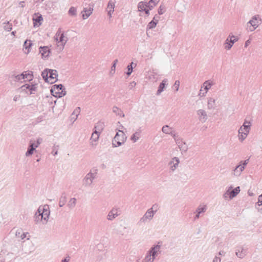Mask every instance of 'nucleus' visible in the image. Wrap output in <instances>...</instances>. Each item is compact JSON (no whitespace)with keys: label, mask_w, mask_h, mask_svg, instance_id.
Returning <instances> with one entry per match:
<instances>
[{"label":"nucleus","mask_w":262,"mask_h":262,"mask_svg":"<svg viewBox=\"0 0 262 262\" xmlns=\"http://www.w3.org/2000/svg\"><path fill=\"white\" fill-rule=\"evenodd\" d=\"M49 215L50 210L48 206L47 208L39 207L34 216L35 222L38 223L41 221L43 224H46L48 221Z\"/></svg>","instance_id":"nucleus-1"},{"label":"nucleus","mask_w":262,"mask_h":262,"mask_svg":"<svg viewBox=\"0 0 262 262\" xmlns=\"http://www.w3.org/2000/svg\"><path fill=\"white\" fill-rule=\"evenodd\" d=\"M156 206V204L153 205L151 208L147 210L138 221V224L139 225H144L150 222L157 212Z\"/></svg>","instance_id":"nucleus-2"},{"label":"nucleus","mask_w":262,"mask_h":262,"mask_svg":"<svg viewBox=\"0 0 262 262\" xmlns=\"http://www.w3.org/2000/svg\"><path fill=\"white\" fill-rule=\"evenodd\" d=\"M98 169L92 168L82 179V185L84 187H91L94 180L97 178Z\"/></svg>","instance_id":"nucleus-3"},{"label":"nucleus","mask_w":262,"mask_h":262,"mask_svg":"<svg viewBox=\"0 0 262 262\" xmlns=\"http://www.w3.org/2000/svg\"><path fill=\"white\" fill-rule=\"evenodd\" d=\"M55 40L58 49L62 51L63 50L66 43L68 40V38L64 34V32L62 31L61 28H59L54 36Z\"/></svg>","instance_id":"nucleus-4"},{"label":"nucleus","mask_w":262,"mask_h":262,"mask_svg":"<svg viewBox=\"0 0 262 262\" xmlns=\"http://www.w3.org/2000/svg\"><path fill=\"white\" fill-rule=\"evenodd\" d=\"M41 75L46 82L53 83L56 82L58 74L56 70L46 69L42 72Z\"/></svg>","instance_id":"nucleus-5"},{"label":"nucleus","mask_w":262,"mask_h":262,"mask_svg":"<svg viewBox=\"0 0 262 262\" xmlns=\"http://www.w3.org/2000/svg\"><path fill=\"white\" fill-rule=\"evenodd\" d=\"M126 140V137L124 132L121 130H119L114 137L112 144L113 147H118L123 144Z\"/></svg>","instance_id":"nucleus-6"},{"label":"nucleus","mask_w":262,"mask_h":262,"mask_svg":"<svg viewBox=\"0 0 262 262\" xmlns=\"http://www.w3.org/2000/svg\"><path fill=\"white\" fill-rule=\"evenodd\" d=\"M53 95L59 98L62 97L66 95V91L63 86L61 84H55L51 90Z\"/></svg>","instance_id":"nucleus-7"},{"label":"nucleus","mask_w":262,"mask_h":262,"mask_svg":"<svg viewBox=\"0 0 262 262\" xmlns=\"http://www.w3.org/2000/svg\"><path fill=\"white\" fill-rule=\"evenodd\" d=\"M258 18H259V15H255L247 23V29L249 31L252 32L258 27L257 20Z\"/></svg>","instance_id":"nucleus-8"},{"label":"nucleus","mask_w":262,"mask_h":262,"mask_svg":"<svg viewBox=\"0 0 262 262\" xmlns=\"http://www.w3.org/2000/svg\"><path fill=\"white\" fill-rule=\"evenodd\" d=\"M173 138L176 141V144L178 145L179 148L181 151V153L183 154L186 152L188 149L186 143L183 141L181 138L178 137L175 134H173Z\"/></svg>","instance_id":"nucleus-9"},{"label":"nucleus","mask_w":262,"mask_h":262,"mask_svg":"<svg viewBox=\"0 0 262 262\" xmlns=\"http://www.w3.org/2000/svg\"><path fill=\"white\" fill-rule=\"evenodd\" d=\"M238 40V38L235 36L230 34L225 40V48L227 50H230L233 44Z\"/></svg>","instance_id":"nucleus-10"},{"label":"nucleus","mask_w":262,"mask_h":262,"mask_svg":"<svg viewBox=\"0 0 262 262\" xmlns=\"http://www.w3.org/2000/svg\"><path fill=\"white\" fill-rule=\"evenodd\" d=\"M160 243L156 245H154L150 248V249L147 251L148 254L151 256L152 258L155 260L156 256L161 253L160 248L161 245H159Z\"/></svg>","instance_id":"nucleus-11"},{"label":"nucleus","mask_w":262,"mask_h":262,"mask_svg":"<svg viewBox=\"0 0 262 262\" xmlns=\"http://www.w3.org/2000/svg\"><path fill=\"white\" fill-rule=\"evenodd\" d=\"M196 115L199 120L202 122H205L208 119V115L207 112L203 109H200L197 111Z\"/></svg>","instance_id":"nucleus-12"},{"label":"nucleus","mask_w":262,"mask_h":262,"mask_svg":"<svg viewBox=\"0 0 262 262\" xmlns=\"http://www.w3.org/2000/svg\"><path fill=\"white\" fill-rule=\"evenodd\" d=\"M247 254V250L243 246H237L235 249V255L239 258H243Z\"/></svg>","instance_id":"nucleus-13"},{"label":"nucleus","mask_w":262,"mask_h":262,"mask_svg":"<svg viewBox=\"0 0 262 262\" xmlns=\"http://www.w3.org/2000/svg\"><path fill=\"white\" fill-rule=\"evenodd\" d=\"M119 215L120 213H119L118 209L117 208H113L108 212L106 219L107 220L112 221Z\"/></svg>","instance_id":"nucleus-14"},{"label":"nucleus","mask_w":262,"mask_h":262,"mask_svg":"<svg viewBox=\"0 0 262 262\" xmlns=\"http://www.w3.org/2000/svg\"><path fill=\"white\" fill-rule=\"evenodd\" d=\"M180 163V160L178 158L174 157L169 162L168 166L170 171H174L178 167Z\"/></svg>","instance_id":"nucleus-15"},{"label":"nucleus","mask_w":262,"mask_h":262,"mask_svg":"<svg viewBox=\"0 0 262 262\" xmlns=\"http://www.w3.org/2000/svg\"><path fill=\"white\" fill-rule=\"evenodd\" d=\"M116 0H109V2L107 6V11L108 15L111 18L112 17V13L114 11V8L115 6Z\"/></svg>","instance_id":"nucleus-16"},{"label":"nucleus","mask_w":262,"mask_h":262,"mask_svg":"<svg viewBox=\"0 0 262 262\" xmlns=\"http://www.w3.org/2000/svg\"><path fill=\"white\" fill-rule=\"evenodd\" d=\"M146 78L152 82H156L159 79V75L154 70L149 71L147 73Z\"/></svg>","instance_id":"nucleus-17"},{"label":"nucleus","mask_w":262,"mask_h":262,"mask_svg":"<svg viewBox=\"0 0 262 262\" xmlns=\"http://www.w3.org/2000/svg\"><path fill=\"white\" fill-rule=\"evenodd\" d=\"M39 53L41 54L42 58H46L49 56L50 50L47 46L40 47L39 48Z\"/></svg>","instance_id":"nucleus-18"},{"label":"nucleus","mask_w":262,"mask_h":262,"mask_svg":"<svg viewBox=\"0 0 262 262\" xmlns=\"http://www.w3.org/2000/svg\"><path fill=\"white\" fill-rule=\"evenodd\" d=\"M216 99L213 97L207 98V108L209 110H214L216 107Z\"/></svg>","instance_id":"nucleus-19"},{"label":"nucleus","mask_w":262,"mask_h":262,"mask_svg":"<svg viewBox=\"0 0 262 262\" xmlns=\"http://www.w3.org/2000/svg\"><path fill=\"white\" fill-rule=\"evenodd\" d=\"M214 84L215 82L213 80H208L205 81L203 84V86L204 87L206 92L205 93H203L202 96H205L207 91L211 88L212 85Z\"/></svg>","instance_id":"nucleus-20"},{"label":"nucleus","mask_w":262,"mask_h":262,"mask_svg":"<svg viewBox=\"0 0 262 262\" xmlns=\"http://www.w3.org/2000/svg\"><path fill=\"white\" fill-rule=\"evenodd\" d=\"M36 148L37 147L35 146V143L30 141L28 150L25 154V156L26 157L31 156Z\"/></svg>","instance_id":"nucleus-21"},{"label":"nucleus","mask_w":262,"mask_h":262,"mask_svg":"<svg viewBox=\"0 0 262 262\" xmlns=\"http://www.w3.org/2000/svg\"><path fill=\"white\" fill-rule=\"evenodd\" d=\"M245 167L242 166V164H239L235 167L233 170V174L236 177L239 176L242 172L244 170Z\"/></svg>","instance_id":"nucleus-22"},{"label":"nucleus","mask_w":262,"mask_h":262,"mask_svg":"<svg viewBox=\"0 0 262 262\" xmlns=\"http://www.w3.org/2000/svg\"><path fill=\"white\" fill-rule=\"evenodd\" d=\"M93 8L90 7L89 9L84 8L83 10L81 12L82 14V18L83 19L88 18L92 13Z\"/></svg>","instance_id":"nucleus-23"},{"label":"nucleus","mask_w":262,"mask_h":262,"mask_svg":"<svg viewBox=\"0 0 262 262\" xmlns=\"http://www.w3.org/2000/svg\"><path fill=\"white\" fill-rule=\"evenodd\" d=\"M240 192V187L239 186L236 187L233 190L229 191V190H228L227 193H229L230 194V199H232L233 198L235 197Z\"/></svg>","instance_id":"nucleus-24"},{"label":"nucleus","mask_w":262,"mask_h":262,"mask_svg":"<svg viewBox=\"0 0 262 262\" xmlns=\"http://www.w3.org/2000/svg\"><path fill=\"white\" fill-rule=\"evenodd\" d=\"M80 107H77L74 110V111H73V112L72 113V114H71V120H72L73 122H74L77 120V117L80 114Z\"/></svg>","instance_id":"nucleus-25"},{"label":"nucleus","mask_w":262,"mask_h":262,"mask_svg":"<svg viewBox=\"0 0 262 262\" xmlns=\"http://www.w3.org/2000/svg\"><path fill=\"white\" fill-rule=\"evenodd\" d=\"M167 84V80L164 79L162 80V82L160 84L158 90L157 92V95H159L164 90L165 85Z\"/></svg>","instance_id":"nucleus-26"},{"label":"nucleus","mask_w":262,"mask_h":262,"mask_svg":"<svg viewBox=\"0 0 262 262\" xmlns=\"http://www.w3.org/2000/svg\"><path fill=\"white\" fill-rule=\"evenodd\" d=\"M28 232H23L21 229H18L16 231L15 236L17 238H20V239H24L26 237Z\"/></svg>","instance_id":"nucleus-27"},{"label":"nucleus","mask_w":262,"mask_h":262,"mask_svg":"<svg viewBox=\"0 0 262 262\" xmlns=\"http://www.w3.org/2000/svg\"><path fill=\"white\" fill-rule=\"evenodd\" d=\"M76 201L77 200L76 198H71L68 203V207L71 209H73L76 206Z\"/></svg>","instance_id":"nucleus-28"},{"label":"nucleus","mask_w":262,"mask_h":262,"mask_svg":"<svg viewBox=\"0 0 262 262\" xmlns=\"http://www.w3.org/2000/svg\"><path fill=\"white\" fill-rule=\"evenodd\" d=\"M146 8H147L146 2H140L138 3V9L139 11H143V10H145Z\"/></svg>","instance_id":"nucleus-29"},{"label":"nucleus","mask_w":262,"mask_h":262,"mask_svg":"<svg viewBox=\"0 0 262 262\" xmlns=\"http://www.w3.org/2000/svg\"><path fill=\"white\" fill-rule=\"evenodd\" d=\"M67 202V196L64 193H62L61 195L59 201V206L62 207Z\"/></svg>","instance_id":"nucleus-30"},{"label":"nucleus","mask_w":262,"mask_h":262,"mask_svg":"<svg viewBox=\"0 0 262 262\" xmlns=\"http://www.w3.org/2000/svg\"><path fill=\"white\" fill-rule=\"evenodd\" d=\"M113 112L118 116H119L122 117H124V114H123V112L121 111V109H120L117 106H114L113 107Z\"/></svg>","instance_id":"nucleus-31"},{"label":"nucleus","mask_w":262,"mask_h":262,"mask_svg":"<svg viewBox=\"0 0 262 262\" xmlns=\"http://www.w3.org/2000/svg\"><path fill=\"white\" fill-rule=\"evenodd\" d=\"M100 132L97 130L94 131L91 136V140L93 142H97L99 138Z\"/></svg>","instance_id":"nucleus-32"},{"label":"nucleus","mask_w":262,"mask_h":262,"mask_svg":"<svg viewBox=\"0 0 262 262\" xmlns=\"http://www.w3.org/2000/svg\"><path fill=\"white\" fill-rule=\"evenodd\" d=\"M159 1L160 0H150L148 3H146L147 8L151 10L159 2Z\"/></svg>","instance_id":"nucleus-33"},{"label":"nucleus","mask_w":262,"mask_h":262,"mask_svg":"<svg viewBox=\"0 0 262 262\" xmlns=\"http://www.w3.org/2000/svg\"><path fill=\"white\" fill-rule=\"evenodd\" d=\"M32 43L31 40H26L24 43V47L26 50H28L27 52H25L26 54H28L30 52V48L32 46Z\"/></svg>","instance_id":"nucleus-34"},{"label":"nucleus","mask_w":262,"mask_h":262,"mask_svg":"<svg viewBox=\"0 0 262 262\" xmlns=\"http://www.w3.org/2000/svg\"><path fill=\"white\" fill-rule=\"evenodd\" d=\"M171 128L167 125H164L162 127V131L163 133L166 134H169L173 136V134L170 132Z\"/></svg>","instance_id":"nucleus-35"},{"label":"nucleus","mask_w":262,"mask_h":262,"mask_svg":"<svg viewBox=\"0 0 262 262\" xmlns=\"http://www.w3.org/2000/svg\"><path fill=\"white\" fill-rule=\"evenodd\" d=\"M250 129L251 127H250V126H247L245 125H243L239 127L238 130V133H240V132H243L244 133H249Z\"/></svg>","instance_id":"nucleus-36"},{"label":"nucleus","mask_w":262,"mask_h":262,"mask_svg":"<svg viewBox=\"0 0 262 262\" xmlns=\"http://www.w3.org/2000/svg\"><path fill=\"white\" fill-rule=\"evenodd\" d=\"M140 136V132H136L130 137V140L133 141V142H136L137 140H139Z\"/></svg>","instance_id":"nucleus-37"},{"label":"nucleus","mask_w":262,"mask_h":262,"mask_svg":"<svg viewBox=\"0 0 262 262\" xmlns=\"http://www.w3.org/2000/svg\"><path fill=\"white\" fill-rule=\"evenodd\" d=\"M249 133H244L243 132H240V133H238V138L239 140L242 142L247 138Z\"/></svg>","instance_id":"nucleus-38"},{"label":"nucleus","mask_w":262,"mask_h":262,"mask_svg":"<svg viewBox=\"0 0 262 262\" xmlns=\"http://www.w3.org/2000/svg\"><path fill=\"white\" fill-rule=\"evenodd\" d=\"M28 76H30V78H31V75H30V74H24V73H22L20 75H17L16 76H15V78L16 79V80L17 81H20L21 80H23V79H25V78H27Z\"/></svg>","instance_id":"nucleus-39"},{"label":"nucleus","mask_w":262,"mask_h":262,"mask_svg":"<svg viewBox=\"0 0 262 262\" xmlns=\"http://www.w3.org/2000/svg\"><path fill=\"white\" fill-rule=\"evenodd\" d=\"M206 210L207 207L206 205L199 206L196 210V212L199 214H201V213L206 212Z\"/></svg>","instance_id":"nucleus-40"},{"label":"nucleus","mask_w":262,"mask_h":262,"mask_svg":"<svg viewBox=\"0 0 262 262\" xmlns=\"http://www.w3.org/2000/svg\"><path fill=\"white\" fill-rule=\"evenodd\" d=\"M154 260L155 259L154 258H152L151 256L147 252L145 257L142 260V262H154Z\"/></svg>","instance_id":"nucleus-41"},{"label":"nucleus","mask_w":262,"mask_h":262,"mask_svg":"<svg viewBox=\"0 0 262 262\" xmlns=\"http://www.w3.org/2000/svg\"><path fill=\"white\" fill-rule=\"evenodd\" d=\"M43 20L42 17L41 15H37L35 17H33V20L34 21V26L36 25V23H38L39 25L41 24V21Z\"/></svg>","instance_id":"nucleus-42"},{"label":"nucleus","mask_w":262,"mask_h":262,"mask_svg":"<svg viewBox=\"0 0 262 262\" xmlns=\"http://www.w3.org/2000/svg\"><path fill=\"white\" fill-rule=\"evenodd\" d=\"M134 66V67H135L136 66V64L134 63L133 62H131L129 65H128V66L127 67V69H128V71L126 73V74L128 76H129L131 74V73H132Z\"/></svg>","instance_id":"nucleus-43"},{"label":"nucleus","mask_w":262,"mask_h":262,"mask_svg":"<svg viewBox=\"0 0 262 262\" xmlns=\"http://www.w3.org/2000/svg\"><path fill=\"white\" fill-rule=\"evenodd\" d=\"M68 13L71 16H75L77 15V10L74 7H71L69 10Z\"/></svg>","instance_id":"nucleus-44"},{"label":"nucleus","mask_w":262,"mask_h":262,"mask_svg":"<svg viewBox=\"0 0 262 262\" xmlns=\"http://www.w3.org/2000/svg\"><path fill=\"white\" fill-rule=\"evenodd\" d=\"M4 28L7 31H10L12 29V25L8 21L4 23Z\"/></svg>","instance_id":"nucleus-45"},{"label":"nucleus","mask_w":262,"mask_h":262,"mask_svg":"<svg viewBox=\"0 0 262 262\" xmlns=\"http://www.w3.org/2000/svg\"><path fill=\"white\" fill-rule=\"evenodd\" d=\"M156 22H154V21H150L147 26V29H152L155 28L157 26Z\"/></svg>","instance_id":"nucleus-46"},{"label":"nucleus","mask_w":262,"mask_h":262,"mask_svg":"<svg viewBox=\"0 0 262 262\" xmlns=\"http://www.w3.org/2000/svg\"><path fill=\"white\" fill-rule=\"evenodd\" d=\"M30 94H34L36 90L37 86L36 84H30Z\"/></svg>","instance_id":"nucleus-47"},{"label":"nucleus","mask_w":262,"mask_h":262,"mask_svg":"<svg viewBox=\"0 0 262 262\" xmlns=\"http://www.w3.org/2000/svg\"><path fill=\"white\" fill-rule=\"evenodd\" d=\"M30 84H26L25 85H22L20 87V89L22 91H25L26 93L28 92V90L30 91Z\"/></svg>","instance_id":"nucleus-48"},{"label":"nucleus","mask_w":262,"mask_h":262,"mask_svg":"<svg viewBox=\"0 0 262 262\" xmlns=\"http://www.w3.org/2000/svg\"><path fill=\"white\" fill-rule=\"evenodd\" d=\"M164 7L163 6L161 5L158 9V15H162L164 13Z\"/></svg>","instance_id":"nucleus-49"},{"label":"nucleus","mask_w":262,"mask_h":262,"mask_svg":"<svg viewBox=\"0 0 262 262\" xmlns=\"http://www.w3.org/2000/svg\"><path fill=\"white\" fill-rule=\"evenodd\" d=\"M180 86V81L179 80H176L174 83L173 86L176 89V91H178L179 89Z\"/></svg>","instance_id":"nucleus-50"},{"label":"nucleus","mask_w":262,"mask_h":262,"mask_svg":"<svg viewBox=\"0 0 262 262\" xmlns=\"http://www.w3.org/2000/svg\"><path fill=\"white\" fill-rule=\"evenodd\" d=\"M249 159H246L244 161H241L239 163L240 164H242V166H244L245 168V166L247 165L249 162Z\"/></svg>","instance_id":"nucleus-51"},{"label":"nucleus","mask_w":262,"mask_h":262,"mask_svg":"<svg viewBox=\"0 0 262 262\" xmlns=\"http://www.w3.org/2000/svg\"><path fill=\"white\" fill-rule=\"evenodd\" d=\"M256 207L258 211L262 214V203H257Z\"/></svg>","instance_id":"nucleus-52"},{"label":"nucleus","mask_w":262,"mask_h":262,"mask_svg":"<svg viewBox=\"0 0 262 262\" xmlns=\"http://www.w3.org/2000/svg\"><path fill=\"white\" fill-rule=\"evenodd\" d=\"M159 19H160L159 15L158 14H156L154 16L153 19L152 20L154 21V22H156V23L158 24Z\"/></svg>","instance_id":"nucleus-53"},{"label":"nucleus","mask_w":262,"mask_h":262,"mask_svg":"<svg viewBox=\"0 0 262 262\" xmlns=\"http://www.w3.org/2000/svg\"><path fill=\"white\" fill-rule=\"evenodd\" d=\"M41 142L42 139L38 138L36 141V143H35V146L38 147V146L41 144Z\"/></svg>","instance_id":"nucleus-54"},{"label":"nucleus","mask_w":262,"mask_h":262,"mask_svg":"<svg viewBox=\"0 0 262 262\" xmlns=\"http://www.w3.org/2000/svg\"><path fill=\"white\" fill-rule=\"evenodd\" d=\"M44 117H45L44 116H40L38 117H37L36 119L37 122L38 123V122H41L43 120Z\"/></svg>","instance_id":"nucleus-55"},{"label":"nucleus","mask_w":262,"mask_h":262,"mask_svg":"<svg viewBox=\"0 0 262 262\" xmlns=\"http://www.w3.org/2000/svg\"><path fill=\"white\" fill-rule=\"evenodd\" d=\"M136 85V83L135 81H132L130 83L129 85V89H132L133 88H134Z\"/></svg>","instance_id":"nucleus-56"},{"label":"nucleus","mask_w":262,"mask_h":262,"mask_svg":"<svg viewBox=\"0 0 262 262\" xmlns=\"http://www.w3.org/2000/svg\"><path fill=\"white\" fill-rule=\"evenodd\" d=\"M221 258L217 256H215L213 260V262H221Z\"/></svg>","instance_id":"nucleus-57"},{"label":"nucleus","mask_w":262,"mask_h":262,"mask_svg":"<svg viewBox=\"0 0 262 262\" xmlns=\"http://www.w3.org/2000/svg\"><path fill=\"white\" fill-rule=\"evenodd\" d=\"M243 125H245L247 126H250L251 127V122L250 121H248L247 120H245L244 123Z\"/></svg>","instance_id":"nucleus-58"},{"label":"nucleus","mask_w":262,"mask_h":262,"mask_svg":"<svg viewBox=\"0 0 262 262\" xmlns=\"http://www.w3.org/2000/svg\"><path fill=\"white\" fill-rule=\"evenodd\" d=\"M257 203H262V194L258 196V202Z\"/></svg>","instance_id":"nucleus-59"},{"label":"nucleus","mask_w":262,"mask_h":262,"mask_svg":"<svg viewBox=\"0 0 262 262\" xmlns=\"http://www.w3.org/2000/svg\"><path fill=\"white\" fill-rule=\"evenodd\" d=\"M70 260V258L69 257H67L65 258L64 259H62L61 262H69Z\"/></svg>","instance_id":"nucleus-60"},{"label":"nucleus","mask_w":262,"mask_h":262,"mask_svg":"<svg viewBox=\"0 0 262 262\" xmlns=\"http://www.w3.org/2000/svg\"><path fill=\"white\" fill-rule=\"evenodd\" d=\"M20 96L19 95H16L13 98V100L15 101H16L18 100V99L19 98Z\"/></svg>","instance_id":"nucleus-61"},{"label":"nucleus","mask_w":262,"mask_h":262,"mask_svg":"<svg viewBox=\"0 0 262 262\" xmlns=\"http://www.w3.org/2000/svg\"><path fill=\"white\" fill-rule=\"evenodd\" d=\"M250 43V39H248L247 40L246 42H245V47H247L249 44Z\"/></svg>","instance_id":"nucleus-62"},{"label":"nucleus","mask_w":262,"mask_h":262,"mask_svg":"<svg viewBox=\"0 0 262 262\" xmlns=\"http://www.w3.org/2000/svg\"><path fill=\"white\" fill-rule=\"evenodd\" d=\"M115 69H116V65L113 64V66L111 67V71H113L114 72H115Z\"/></svg>","instance_id":"nucleus-63"},{"label":"nucleus","mask_w":262,"mask_h":262,"mask_svg":"<svg viewBox=\"0 0 262 262\" xmlns=\"http://www.w3.org/2000/svg\"><path fill=\"white\" fill-rule=\"evenodd\" d=\"M143 11L145 12L146 14L149 15V10L147 8L145 9V10H143Z\"/></svg>","instance_id":"nucleus-64"}]
</instances>
